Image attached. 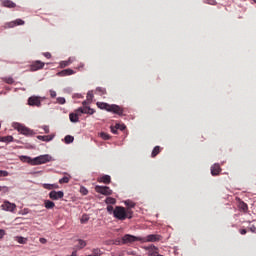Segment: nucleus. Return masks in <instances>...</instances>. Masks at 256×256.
I'll return each mask as SVG.
<instances>
[{
	"mask_svg": "<svg viewBox=\"0 0 256 256\" xmlns=\"http://www.w3.org/2000/svg\"><path fill=\"white\" fill-rule=\"evenodd\" d=\"M5 230L0 229V239H3L5 237Z\"/></svg>",
	"mask_w": 256,
	"mask_h": 256,
	"instance_id": "de8ad7c7",
	"label": "nucleus"
},
{
	"mask_svg": "<svg viewBox=\"0 0 256 256\" xmlns=\"http://www.w3.org/2000/svg\"><path fill=\"white\" fill-rule=\"evenodd\" d=\"M87 243L84 240H78V247L79 249H83L86 247Z\"/></svg>",
	"mask_w": 256,
	"mask_h": 256,
	"instance_id": "473e14b6",
	"label": "nucleus"
},
{
	"mask_svg": "<svg viewBox=\"0 0 256 256\" xmlns=\"http://www.w3.org/2000/svg\"><path fill=\"white\" fill-rule=\"evenodd\" d=\"M3 211H10L11 213H13V211H15V209H17V205H15V203H11L9 201H4L3 204L1 205Z\"/></svg>",
	"mask_w": 256,
	"mask_h": 256,
	"instance_id": "1a4fd4ad",
	"label": "nucleus"
},
{
	"mask_svg": "<svg viewBox=\"0 0 256 256\" xmlns=\"http://www.w3.org/2000/svg\"><path fill=\"white\" fill-rule=\"evenodd\" d=\"M2 7H7L8 9H15L17 7V4H15L11 0H1Z\"/></svg>",
	"mask_w": 256,
	"mask_h": 256,
	"instance_id": "dca6fc26",
	"label": "nucleus"
},
{
	"mask_svg": "<svg viewBox=\"0 0 256 256\" xmlns=\"http://www.w3.org/2000/svg\"><path fill=\"white\" fill-rule=\"evenodd\" d=\"M57 101L60 105H65V98L64 97H58Z\"/></svg>",
	"mask_w": 256,
	"mask_h": 256,
	"instance_id": "a19ab883",
	"label": "nucleus"
},
{
	"mask_svg": "<svg viewBox=\"0 0 256 256\" xmlns=\"http://www.w3.org/2000/svg\"><path fill=\"white\" fill-rule=\"evenodd\" d=\"M37 139H39L40 141H52L53 136H37Z\"/></svg>",
	"mask_w": 256,
	"mask_h": 256,
	"instance_id": "cd10ccee",
	"label": "nucleus"
},
{
	"mask_svg": "<svg viewBox=\"0 0 256 256\" xmlns=\"http://www.w3.org/2000/svg\"><path fill=\"white\" fill-rule=\"evenodd\" d=\"M45 133H49V126H44Z\"/></svg>",
	"mask_w": 256,
	"mask_h": 256,
	"instance_id": "603ef678",
	"label": "nucleus"
},
{
	"mask_svg": "<svg viewBox=\"0 0 256 256\" xmlns=\"http://www.w3.org/2000/svg\"><path fill=\"white\" fill-rule=\"evenodd\" d=\"M0 177H9V172L5 170H0Z\"/></svg>",
	"mask_w": 256,
	"mask_h": 256,
	"instance_id": "4c0bfd02",
	"label": "nucleus"
},
{
	"mask_svg": "<svg viewBox=\"0 0 256 256\" xmlns=\"http://www.w3.org/2000/svg\"><path fill=\"white\" fill-rule=\"evenodd\" d=\"M206 2L208 3V5H217V1L215 0H206Z\"/></svg>",
	"mask_w": 256,
	"mask_h": 256,
	"instance_id": "49530a36",
	"label": "nucleus"
},
{
	"mask_svg": "<svg viewBox=\"0 0 256 256\" xmlns=\"http://www.w3.org/2000/svg\"><path fill=\"white\" fill-rule=\"evenodd\" d=\"M1 141L2 143H13V136H3Z\"/></svg>",
	"mask_w": 256,
	"mask_h": 256,
	"instance_id": "393cba45",
	"label": "nucleus"
},
{
	"mask_svg": "<svg viewBox=\"0 0 256 256\" xmlns=\"http://www.w3.org/2000/svg\"><path fill=\"white\" fill-rule=\"evenodd\" d=\"M44 57H46V59H51V53L45 52Z\"/></svg>",
	"mask_w": 256,
	"mask_h": 256,
	"instance_id": "09e8293b",
	"label": "nucleus"
},
{
	"mask_svg": "<svg viewBox=\"0 0 256 256\" xmlns=\"http://www.w3.org/2000/svg\"><path fill=\"white\" fill-rule=\"evenodd\" d=\"M219 173H221V166L219 164H214L211 167V175H213V177L219 175Z\"/></svg>",
	"mask_w": 256,
	"mask_h": 256,
	"instance_id": "a211bd4d",
	"label": "nucleus"
},
{
	"mask_svg": "<svg viewBox=\"0 0 256 256\" xmlns=\"http://www.w3.org/2000/svg\"><path fill=\"white\" fill-rule=\"evenodd\" d=\"M50 96L52 99H55V97H57V92H55V90H50Z\"/></svg>",
	"mask_w": 256,
	"mask_h": 256,
	"instance_id": "c03bdc74",
	"label": "nucleus"
},
{
	"mask_svg": "<svg viewBox=\"0 0 256 256\" xmlns=\"http://www.w3.org/2000/svg\"><path fill=\"white\" fill-rule=\"evenodd\" d=\"M97 107L98 109L108 111L109 113H114L115 115H123V108L117 104L110 105L105 102H98Z\"/></svg>",
	"mask_w": 256,
	"mask_h": 256,
	"instance_id": "7ed1b4c3",
	"label": "nucleus"
},
{
	"mask_svg": "<svg viewBox=\"0 0 256 256\" xmlns=\"http://www.w3.org/2000/svg\"><path fill=\"white\" fill-rule=\"evenodd\" d=\"M14 129L21 133V135H26V137H31L34 135L33 130L27 128L25 125L21 123H14Z\"/></svg>",
	"mask_w": 256,
	"mask_h": 256,
	"instance_id": "20e7f679",
	"label": "nucleus"
},
{
	"mask_svg": "<svg viewBox=\"0 0 256 256\" xmlns=\"http://www.w3.org/2000/svg\"><path fill=\"white\" fill-rule=\"evenodd\" d=\"M28 105H30V107H41V97H39V96L29 97Z\"/></svg>",
	"mask_w": 256,
	"mask_h": 256,
	"instance_id": "0eeeda50",
	"label": "nucleus"
},
{
	"mask_svg": "<svg viewBox=\"0 0 256 256\" xmlns=\"http://www.w3.org/2000/svg\"><path fill=\"white\" fill-rule=\"evenodd\" d=\"M43 189H47L48 191H53V189H59L58 184H42Z\"/></svg>",
	"mask_w": 256,
	"mask_h": 256,
	"instance_id": "aec40b11",
	"label": "nucleus"
},
{
	"mask_svg": "<svg viewBox=\"0 0 256 256\" xmlns=\"http://www.w3.org/2000/svg\"><path fill=\"white\" fill-rule=\"evenodd\" d=\"M98 93H100V95H105L107 93V90H105V88H97Z\"/></svg>",
	"mask_w": 256,
	"mask_h": 256,
	"instance_id": "79ce46f5",
	"label": "nucleus"
},
{
	"mask_svg": "<svg viewBox=\"0 0 256 256\" xmlns=\"http://www.w3.org/2000/svg\"><path fill=\"white\" fill-rule=\"evenodd\" d=\"M239 209L241 211H243L244 213H247V211L249 210V206H247V203H245V202H240Z\"/></svg>",
	"mask_w": 256,
	"mask_h": 256,
	"instance_id": "5701e85b",
	"label": "nucleus"
},
{
	"mask_svg": "<svg viewBox=\"0 0 256 256\" xmlns=\"http://www.w3.org/2000/svg\"><path fill=\"white\" fill-rule=\"evenodd\" d=\"M110 129H111V133H113L114 135H117L119 131L117 126H111Z\"/></svg>",
	"mask_w": 256,
	"mask_h": 256,
	"instance_id": "58836bf2",
	"label": "nucleus"
},
{
	"mask_svg": "<svg viewBox=\"0 0 256 256\" xmlns=\"http://www.w3.org/2000/svg\"><path fill=\"white\" fill-rule=\"evenodd\" d=\"M64 141L66 144L73 143V141H75V138L71 135H67L65 136Z\"/></svg>",
	"mask_w": 256,
	"mask_h": 256,
	"instance_id": "c85d7f7f",
	"label": "nucleus"
},
{
	"mask_svg": "<svg viewBox=\"0 0 256 256\" xmlns=\"http://www.w3.org/2000/svg\"><path fill=\"white\" fill-rule=\"evenodd\" d=\"M254 1V3H256V0H253Z\"/></svg>",
	"mask_w": 256,
	"mask_h": 256,
	"instance_id": "6e6d98bb",
	"label": "nucleus"
},
{
	"mask_svg": "<svg viewBox=\"0 0 256 256\" xmlns=\"http://www.w3.org/2000/svg\"><path fill=\"white\" fill-rule=\"evenodd\" d=\"M93 113H95V110L91 109V107L89 106L83 105V107H80L77 110H75L74 115H77V117L79 118L83 114L93 115Z\"/></svg>",
	"mask_w": 256,
	"mask_h": 256,
	"instance_id": "39448f33",
	"label": "nucleus"
},
{
	"mask_svg": "<svg viewBox=\"0 0 256 256\" xmlns=\"http://www.w3.org/2000/svg\"><path fill=\"white\" fill-rule=\"evenodd\" d=\"M116 128L120 131H125V129H127V126H125V124H116Z\"/></svg>",
	"mask_w": 256,
	"mask_h": 256,
	"instance_id": "72a5a7b5",
	"label": "nucleus"
},
{
	"mask_svg": "<svg viewBox=\"0 0 256 256\" xmlns=\"http://www.w3.org/2000/svg\"><path fill=\"white\" fill-rule=\"evenodd\" d=\"M17 243H20V245H25L27 243V238L23 236L16 237Z\"/></svg>",
	"mask_w": 256,
	"mask_h": 256,
	"instance_id": "a878e982",
	"label": "nucleus"
},
{
	"mask_svg": "<svg viewBox=\"0 0 256 256\" xmlns=\"http://www.w3.org/2000/svg\"><path fill=\"white\" fill-rule=\"evenodd\" d=\"M4 82L8 85H13L15 83V80L12 77H6L4 78Z\"/></svg>",
	"mask_w": 256,
	"mask_h": 256,
	"instance_id": "7c9ffc66",
	"label": "nucleus"
},
{
	"mask_svg": "<svg viewBox=\"0 0 256 256\" xmlns=\"http://www.w3.org/2000/svg\"><path fill=\"white\" fill-rule=\"evenodd\" d=\"M17 25H25V21L16 19L14 21L8 22L5 24V29H13V27H17Z\"/></svg>",
	"mask_w": 256,
	"mask_h": 256,
	"instance_id": "9b49d317",
	"label": "nucleus"
},
{
	"mask_svg": "<svg viewBox=\"0 0 256 256\" xmlns=\"http://www.w3.org/2000/svg\"><path fill=\"white\" fill-rule=\"evenodd\" d=\"M80 193H81L82 195H87V194L89 193V191L87 190V188L81 187V188H80Z\"/></svg>",
	"mask_w": 256,
	"mask_h": 256,
	"instance_id": "ea45409f",
	"label": "nucleus"
},
{
	"mask_svg": "<svg viewBox=\"0 0 256 256\" xmlns=\"http://www.w3.org/2000/svg\"><path fill=\"white\" fill-rule=\"evenodd\" d=\"M92 101H93V91H89L87 93L86 100L82 102V105H84V107H89Z\"/></svg>",
	"mask_w": 256,
	"mask_h": 256,
	"instance_id": "f3484780",
	"label": "nucleus"
},
{
	"mask_svg": "<svg viewBox=\"0 0 256 256\" xmlns=\"http://www.w3.org/2000/svg\"><path fill=\"white\" fill-rule=\"evenodd\" d=\"M107 211H108V213H113V211H115V208H113L112 205H108L107 206Z\"/></svg>",
	"mask_w": 256,
	"mask_h": 256,
	"instance_id": "a18cd8bd",
	"label": "nucleus"
},
{
	"mask_svg": "<svg viewBox=\"0 0 256 256\" xmlns=\"http://www.w3.org/2000/svg\"><path fill=\"white\" fill-rule=\"evenodd\" d=\"M97 193H100L101 195H112L113 190L109 188L108 186H97Z\"/></svg>",
	"mask_w": 256,
	"mask_h": 256,
	"instance_id": "ddd939ff",
	"label": "nucleus"
},
{
	"mask_svg": "<svg viewBox=\"0 0 256 256\" xmlns=\"http://www.w3.org/2000/svg\"><path fill=\"white\" fill-rule=\"evenodd\" d=\"M146 251H148V255L150 256H156L159 255V248H157L155 245L151 244L147 247H145Z\"/></svg>",
	"mask_w": 256,
	"mask_h": 256,
	"instance_id": "4468645a",
	"label": "nucleus"
},
{
	"mask_svg": "<svg viewBox=\"0 0 256 256\" xmlns=\"http://www.w3.org/2000/svg\"><path fill=\"white\" fill-rule=\"evenodd\" d=\"M161 239L160 235L150 234L146 237L141 238V243H157Z\"/></svg>",
	"mask_w": 256,
	"mask_h": 256,
	"instance_id": "423d86ee",
	"label": "nucleus"
},
{
	"mask_svg": "<svg viewBox=\"0 0 256 256\" xmlns=\"http://www.w3.org/2000/svg\"><path fill=\"white\" fill-rule=\"evenodd\" d=\"M39 241L40 243H42V245H45V243H47V239L45 238H40Z\"/></svg>",
	"mask_w": 256,
	"mask_h": 256,
	"instance_id": "8fccbe9b",
	"label": "nucleus"
},
{
	"mask_svg": "<svg viewBox=\"0 0 256 256\" xmlns=\"http://www.w3.org/2000/svg\"><path fill=\"white\" fill-rule=\"evenodd\" d=\"M1 191H4V193H8L9 187H7V186H0V192Z\"/></svg>",
	"mask_w": 256,
	"mask_h": 256,
	"instance_id": "37998d69",
	"label": "nucleus"
},
{
	"mask_svg": "<svg viewBox=\"0 0 256 256\" xmlns=\"http://www.w3.org/2000/svg\"><path fill=\"white\" fill-rule=\"evenodd\" d=\"M122 241L124 244L135 243V241H141V237L133 236L131 234H126L123 236Z\"/></svg>",
	"mask_w": 256,
	"mask_h": 256,
	"instance_id": "6e6552de",
	"label": "nucleus"
},
{
	"mask_svg": "<svg viewBox=\"0 0 256 256\" xmlns=\"http://www.w3.org/2000/svg\"><path fill=\"white\" fill-rule=\"evenodd\" d=\"M60 67L63 69L65 67H69V61H62L60 62Z\"/></svg>",
	"mask_w": 256,
	"mask_h": 256,
	"instance_id": "e433bc0d",
	"label": "nucleus"
},
{
	"mask_svg": "<svg viewBox=\"0 0 256 256\" xmlns=\"http://www.w3.org/2000/svg\"><path fill=\"white\" fill-rule=\"evenodd\" d=\"M98 183H104L105 185H109L111 183V176L109 175H103L100 178H98Z\"/></svg>",
	"mask_w": 256,
	"mask_h": 256,
	"instance_id": "6ab92c4d",
	"label": "nucleus"
},
{
	"mask_svg": "<svg viewBox=\"0 0 256 256\" xmlns=\"http://www.w3.org/2000/svg\"><path fill=\"white\" fill-rule=\"evenodd\" d=\"M250 231H253V233H255L256 227L255 226L250 227Z\"/></svg>",
	"mask_w": 256,
	"mask_h": 256,
	"instance_id": "864d4df0",
	"label": "nucleus"
},
{
	"mask_svg": "<svg viewBox=\"0 0 256 256\" xmlns=\"http://www.w3.org/2000/svg\"><path fill=\"white\" fill-rule=\"evenodd\" d=\"M59 183H60L61 185H63V183H69V177L64 176L63 178H61V179L59 180Z\"/></svg>",
	"mask_w": 256,
	"mask_h": 256,
	"instance_id": "f704fd0d",
	"label": "nucleus"
},
{
	"mask_svg": "<svg viewBox=\"0 0 256 256\" xmlns=\"http://www.w3.org/2000/svg\"><path fill=\"white\" fill-rule=\"evenodd\" d=\"M52 157L49 154L40 155L36 158L31 159L29 156H22L21 161L25 163H30V165H44V163H49Z\"/></svg>",
	"mask_w": 256,
	"mask_h": 256,
	"instance_id": "f03ea898",
	"label": "nucleus"
},
{
	"mask_svg": "<svg viewBox=\"0 0 256 256\" xmlns=\"http://www.w3.org/2000/svg\"><path fill=\"white\" fill-rule=\"evenodd\" d=\"M126 207H128V209H133V207H135V202L131 201V200H126L125 202Z\"/></svg>",
	"mask_w": 256,
	"mask_h": 256,
	"instance_id": "c756f323",
	"label": "nucleus"
},
{
	"mask_svg": "<svg viewBox=\"0 0 256 256\" xmlns=\"http://www.w3.org/2000/svg\"><path fill=\"white\" fill-rule=\"evenodd\" d=\"M44 207L46 209H54L55 208V202H53L51 200H45Z\"/></svg>",
	"mask_w": 256,
	"mask_h": 256,
	"instance_id": "412c9836",
	"label": "nucleus"
},
{
	"mask_svg": "<svg viewBox=\"0 0 256 256\" xmlns=\"http://www.w3.org/2000/svg\"><path fill=\"white\" fill-rule=\"evenodd\" d=\"M64 196H65V193H63V191L52 190L49 193V197L52 199V201H58V199H63Z\"/></svg>",
	"mask_w": 256,
	"mask_h": 256,
	"instance_id": "9d476101",
	"label": "nucleus"
},
{
	"mask_svg": "<svg viewBox=\"0 0 256 256\" xmlns=\"http://www.w3.org/2000/svg\"><path fill=\"white\" fill-rule=\"evenodd\" d=\"M105 203L107 205H115L117 203V200H115V198L112 197H107Z\"/></svg>",
	"mask_w": 256,
	"mask_h": 256,
	"instance_id": "bb28decb",
	"label": "nucleus"
},
{
	"mask_svg": "<svg viewBox=\"0 0 256 256\" xmlns=\"http://www.w3.org/2000/svg\"><path fill=\"white\" fill-rule=\"evenodd\" d=\"M160 153H161V147L160 146H156L152 150L151 157L155 158V156L160 154Z\"/></svg>",
	"mask_w": 256,
	"mask_h": 256,
	"instance_id": "b1692460",
	"label": "nucleus"
},
{
	"mask_svg": "<svg viewBox=\"0 0 256 256\" xmlns=\"http://www.w3.org/2000/svg\"><path fill=\"white\" fill-rule=\"evenodd\" d=\"M113 215L115 219L119 221H125V219H133V210L125 208L123 206H116Z\"/></svg>",
	"mask_w": 256,
	"mask_h": 256,
	"instance_id": "f257e3e1",
	"label": "nucleus"
},
{
	"mask_svg": "<svg viewBox=\"0 0 256 256\" xmlns=\"http://www.w3.org/2000/svg\"><path fill=\"white\" fill-rule=\"evenodd\" d=\"M1 139H3V137H0V142L3 143V140H1Z\"/></svg>",
	"mask_w": 256,
	"mask_h": 256,
	"instance_id": "5fc2aeb1",
	"label": "nucleus"
},
{
	"mask_svg": "<svg viewBox=\"0 0 256 256\" xmlns=\"http://www.w3.org/2000/svg\"><path fill=\"white\" fill-rule=\"evenodd\" d=\"M240 234L241 235H247V230L246 229H241Z\"/></svg>",
	"mask_w": 256,
	"mask_h": 256,
	"instance_id": "3c124183",
	"label": "nucleus"
},
{
	"mask_svg": "<svg viewBox=\"0 0 256 256\" xmlns=\"http://www.w3.org/2000/svg\"><path fill=\"white\" fill-rule=\"evenodd\" d=\"M58 77H68L69 75H75V71L71 68L64 69L57 73Z\"/></svg>",
	"mask_w": 256,
	"mask_h": 256,
	"instance_id": "2eb2a0df",
	"label": "nucleus"
},
{
	"mask_svg": "<svg viewBox=\"0 0 256 256\" xmlns=\"http://www.w3.org/2000/svg\"><path fill=\"white\" fill-rule=\"evenodd\" d=\"M89 221V216L84 214L81 218V223H87Z\"/></svg>",
	"mask_w": 256,
	"mask_h": 256,
	"instance_id": "c9c22d12",
	"label": "nucleus"
},
{
	"mask_svg": "<svg viewBox=\"0 0 256 256\" xmlns=\"http://www.w3.org/2000/svg\"><path fill=\"white\" fill-rule=\"evenodd\" d=\"M69 119H70L71 123H79V117L75 113H70Z\"/></svg>",
	"mask_w": 256,
	"mask_h": 256,
	"instance_id": "4be33fe9",
	"label": "nucleus"
},
{
	"mask_svg": "<svg viewBox=\"0 0 256 256\" xmlns=\"http://www.w3.org/2000/svg\"><path fill=\"white\" fill-rule=\"evenodd\" d=\"M43 67H45V63L37 60L30 65V71H39L40 69H43Z\"/></svg>",
	"mask_w": 256,
	"mask_h": 256,
	"instance_id": "f8f14e48",
	"label": "nucleus"
},
{
	"mask_svg": "<svg viewBox=\"0 0 256 256\" xmlns=\"http://www.w3.org/2000/svg\"><path fill=\"white\" fill-rule=\"evenodd\" d=\"M100 137L104 139V141H108V139H111V136L105 132L100 133Z\"/></svg>",
	"mask_w": 256,
	"mask_h": 256,
	"instance_id": "2f4dec72",
	"label": "nucleus"
}]
</instances>
